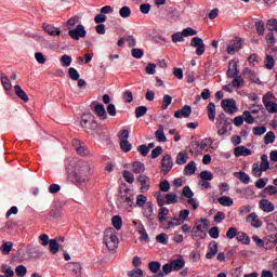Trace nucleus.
Returning a JSON list of instances; mask_svg holds the SVG:
<instances>
[{"mask_svg":"<svg viewBox=\"0 0 277 277\" xmlns=\"http://www.w3.org/2000/svg\"><path fill=\"white\" fill-rule=\"evenodd\" d=\"M208 109V118L211 122H215V103L210 102L207 106Z\"/></svg>","mask_w":277,"mask_h":277,"instance_id":"37","label":"nucleus"},{"mask_svg":"<svg viewBox=\"0 0 277 277\" xmlns=\"http://www.w3.org/2000/svg\"><path fill=\"white\" fill-rule=\"evenodd\" d=\"M132 172L134 174H144L146 172V166L143 162L134 161L132 162Z\"/></svg>","mask_w":277,"mask_h":277,"instance_id":"28","label":"nucleus"},{"mask_svg":"<svg viewBox=\"0 0 277 277\" xmlns=\"http://www.w3.org/2000/svg\"><path fill=\"white\" fill-rule=\"evenodd\" d=\"M12 248H14V243L12 241H4L0 248L2 254L8 255L12 252Z\"/></svg>","mask_w":277,"mask_h":277,"instance_id":"41","label":"nucleus"},{"mask_svg":"<svg viewBox=\"0 0 277 277\" xmlns=\"http://www.w3.org/2000/svg\"><path fill=\"white\" fill-rule=\"evenodd\" d=\"M242 118L247 124H254V117H252L249 110L242 113Z\"/></svg>","mask_w":277,"mask_h":277,"instance_id":"56","label":"nucleus"},{"mask_svg":"<svg viewBox=\"0 0 277 277\" xmlns=\"http://www.w3.org/2000/svg\"><path fill=\"white\" fill-rule=\"evenodd\" d=\"M123 179L126 183H129L130 185H133V183H135V175L129 170L123 171Z\"/></svg>","mask_w":277,"mask_h":277,"instance_id":"43","label":"nucleus"},{"mask_svg":"<svg viewBox=\"0 0 277 277\" xmlns=\"http://www.w3.org/2000/svg\"><path fill=\"white\" fill-rule=\"evenodd\" d=\"M168 215H170V210L168 208H160L159 212H158V220L160 222V224L168 220Z\"/></svg>","mask_w":277,"mask_h":277,"instance_id":"44","label":"nucleus"},{"mask_svg":"<svg viewBox=\"0 0 277 277\" xmlns=\"http://www.w3.org/2000/svg\"><path fill=\"white\" fill-rule=\"evenodd\" d=\"M265 108L268 114H277V104L275 102H271Z\"/></svg>","mask_w":277,"mask_h":277,"instance_id":"63","label":"nucleus"},{"mask_svg":"<svg viewBox=\"0 0 277 277\" xmlns=\"http://www.w3.org/2000/svg\"><path fill=\"white\" fill-rule=\"evenodd\" d=\"M146 203H148V197L146 195L140 194L136 196V207L143 209L146 207Z\"/></svg>","mask_w":277,"mask_h":277,"instance_id":"38","label":"nucleus"},{"mask_svg":"<svg viewBox=\"0 0 277 277\" xmlns=\"http://www.w3.org/2000/svg\"><path fill=\"white\" fill-rule=\"evenodd\" d=\"M119 16H121V18H129V16H131V8L122 6L119 10Z\"/></svg>","mask_w":277,"mask_h":277,"instance_id":"59","label":"nucleus"},{"mask_svg":"<svg viewBox=\"0 0 277 277\" xmlns=\"http://www.w3.org/2000/svg\"><path fill=\"white\" fill-rule=\"evenodd\" d=\"M261 109H263V104H253L251 106H249V111L252 116H255V114H259V111H261Z\"/></svg>","mask_w":277,"mask_h":277,"instance_id":"57","label":"nucleus"},{"mask_svg":"<svg viewBox=\"0 0 277 277\" xmlns=\"http://www.w3.org/2000/svg\"><path fill=\"white\" fill-rule=\"evenodd\" d=\"M260 209L264 211V213H273V211H276V206L267 199L260 200Z\"/></svg>","mask_w":277,"mask_h":277,"instance_id":"22","label":"nucleus"},{"mask_svg":"<svg viewBox=\"0 0 277 277\" xmlns=\"http://www.w3.org/2000/svg\"><path fill=\"white\" fill-rule=\"evenodd\" d=\"M42 29L49 36H52V37L62 36V29H60V27H55V25L53 24L43 23Z\"/></svg>","mask_w":277,"mask_h":277,"instance_id":"18","label":"nucleus"},{"mask_svg":"<svg viewBox=\"0 0 277 277\" xmlns=\"http://www.w3.org/2000/svg\"><path fill=\"white\" fill-rule=\"evenodd\" d=\"M243 47V39L236 38L234 43L227 47L228 55H235L237 51H241Z\"/></svg>","mask_w":277,"mask_h":277,"instance_id":"19","label":"nucleus"},{"mask_svg":"<svg viewBox=\"0 0 277 277\" xmlns=\"http://www.w3.org/2000/svg\"><path fill=\"white\" fill-rule=\"evenodd\" d=\"M1 83L8 92L12 90V82L10 81V78H8L5 75H1Z\"/></svg>","mask_w":277,"mask_h":277,"instance_id":"50","label":"nucleus"},{"mask_svg":"<svg viewBox=\"0 0 277 277\" xmlns=\"http://www.w3.org/2000/svg\"><path fill=\"white\" fill-rule=\"evenodd\" d=\"M131 54H132V57H134L135 60H142L144 57V50L140 48H133L131 50Z\"/></svg>","mask_w":277,"mask_h":277,"instance_id":"52","label":"nucleus"},{"mask_svg":"<svg viewBox=\"0 0 277 277\" xmlns=\"http://www.w3.org/2000/svg\"><path fill=\"white\" fill-rule=\"evenodd\" d=\"M172 42L176 44V42H185V35H183V31H177L172 35Z\"/></svg>","mask_w":277,"mask_h":277,"instance_id":"53","label":"nucleus"},{"mask_svg":"<svg viewBox=\"0 0 277 277\" xmlns=\"http://www.w3.org/2000/svg\"><path fill=\"white\" fill-rule=\"evenodd\" d=\"M170 264L173 272H180V269H183V267H185V260L183 258L172 260Z\"/></svg>","mask_w":277,"mask_h":277,"instance_id":"30","label":"nucleus"},{"mask_svg":"<svg viewBox=\"0 0 277 277\" xmlns=\"http://www.w3.org/2000/svg\"><path fill=\"white\" fill-rule=\"evenodd\" d=\"M237 241H240L245 246H250V237H248L247 233L239 232L236 236Z\"/></svg>","mask_w":277,"mask_h":277,"instance_id":"39","label":"nucleus"},{"mask_svg":"<svg viewBox=\"0 0 277 277\" xmlns=\"http://www.w3.org/2000/svg\"><path fill=\"white\" fill-rule=\"evenodd\" d=\"M190 47H193V49H196V55H205L206 45L205 40H202V38L194 37L190 40Z\"/></svg>","mask_w":277,"mask_h":277,"instance_id":"9","label":"nucleus"},{"mask_svg":"<svg viewBox=\"0 0 277 277\" xmlns=\"http://www.w3.org/2000/svg\"><path fill=\"white\" fill-rule=\"evenodd\" d=\"M67 174L77 187H85L90 183V176H92V166L85 160H80L75 163L71 170L67 167Z\"/></svg>","mask_w":277,"mask_h":277,"instance_id":"1","label":"nucleus"},{"mask_svg":"<svg viewBox=\"0 0 277 277\" xmlns=\"http://www.w3.org/2000/svg\"><path fill=\"white\" fill-rule=\"evenodd\" d=\"M157 142H168L166 133L163 132V126H159L158 130L155 132Z\"/></svg>","mask_w":277,"mask_h":277,"instance_id":"40","label":"nucleus"},{"mask_svg":"<svg viewBox=\"0 0 277 277\" xmlns=\"http://www.w3.org/2000/svg\"><path fill=\"white\" fill-rule=\"evenodd\" d=\"M213 144V141L209 137L203 138L200 141H194L190 144V153L192 155H205Z\"/></svg>","mask_w":277,"mask_h":277,"instance_id":"3","label":"nucleus"},{"mask_svg":"<svg viewBox=\"0 0 277 277\" xmlns=\"http://www.w3.org/2000/svg\"><path fill=\"white\" fill-rule=\"evenodd\" d=\"M235 157H250L252 155V150L243 145L237 146L234 149Z\"/></svg>","mask_w":277,"mask_h":277,"instance_id":"23","label":"nucleus"},{"mask_svg":"<svg viewBox=\"0 0 277 277\" xmlns=\"http://www.w3.org/2000/svg\"><path fill=\"white\" fill-rule=\"evenodd\" d=\"M267 28L269 29V31H277V19L276 18L268 19Z\"/></svg>","mask_w":277,"mask_h":277,"instance_id":"64","label":"nucleus"},{"mask_svg":"<svg viewBox=\"0 0 277 277\" xmlns=\"http://www.w3.org/2000/svg\"><path fill=\"white\" fill-rule=\"evenodd\" d=\"M253 170V176H255V179H261V176H263V172H267L268 168H269V163H265V162H254L252 166Z\"/></svg>","mask_w":277,"mask_h":277,"instance_id":"14","label":"nucleus"},{"mask_svg":"<svg viewBox=\"0 0 277 277\" xmlns=\"http://www.w3.org/2000/svg\"><path fill=\"white\" fill-rule=\"evenodd\" d=\"M170 105H172V96L171 95H163L162 97V109H168V107H170Z\"/></svg>","mask_w":277,"mask_h":277,"instance_id":"58","label":"nucleus"},{"mask_svg":"<svg viewBox=\"0 0 277 277\" xmlns=\"http://www.w3.org/2000/svg\"><path fill=\"white\" fill-rule=\"evenodd\" d=\"M246 222L247 224H250L253 228H261V226H263V221H261L259 214H256L255 212L250 213L246 217Z\"/></svg>","mask_w":277,"mask_h":277,"instance_id":"16","label":"nucleus"},{"mask_svg":"<svg viewBox=\"0 0 277 277\" xmlns=\"http://www.w3.org/2000/svg\"><path fill=\"white\" fill-rule=\"evenodd\" d=\"M172 168H174V159L170 154H164L161 159V174L167 176L172 171Z\"/></svg>","mask_w":277,"mask_h":277,"instance_id":"6","label":"nucleus"},{"mask_svg":"<svg viewBox=\"0 0 277 277\" xmlns=\"http://www.w3.org/2000/svg\"><path fill=\"white\" fill-rule=\"evenodd\" d=\"M50 252H52V254H57V252H60V243L57 242V240H50Z\"/></svg>","mask_w":277,"mask_h":277,"instance_id":"54","label":"nucleus"},{"mask_svg":"<svg viewBox=\"0 0 277 277\" xmlns=\"http://www.w3.org/2000/svg\"><path fill=\"white\" fill-rule=\"evenodd\" d=\"M160 224H161V228H163V230H172V228H176V226H181V223H179V221L174 220V217L173 219L167 217Z\"/></svg>","mask_w":277,"mask_h":277,"instance_id":"21","label":"nucleus"},{"mask_svg":"<svg viewBox=\"0 0 277 277\" xmlns=\"http://www.w3.org/2000/svg\"><path fill=\"white\" fill-rule=\"evenodd\" d=\"M264 64H265V68H267V70H273L274 66H276V61L274 60L273 55H266V60H265Z\"/></svg>","mask_w":277,"mask_h":277,"instance_id":"47","label":"nucleus"},{"mask_svg":"<svg viewBox=\"0 0 277 277\" xmlns=\"http://www.w3.org/2000/svg\"><path fill=\"white\" fill-rule=\"evenodd\" d=\"M135 198L133 195H122L119 198V207L123 209V211H128V213H131L133 211V205H134Z\"/></svg>","mask_w":277,"mask_h":277,"instance_id":"7","label":"nucleus"},{"mask_svg":"<svg viewBox=\"0 0 277 277\" xmlns=\"http://www.w3.org/2000/svg\"><path fill=\"white\" fill-rule=\"evenodd\" d=\"M94 111L100 116V118L107 120V110H105V106L103 104H96L94 106Z\"/></svg>","mask_w":277,"mask_h":277,"instance_id":"35","label":"nucleus"},{"mask_svg":"<svg viewBox=\"0 0 277 277\" xmlns=\"http://www.w3.org/2000/svg\"><path fill=\"white\" fill-rule=\"evenodd\" d=\"M143 217H146L148 222H154L156 216H155V203H153V201H147V203L143 208Z\"/></svg>","mask_w":277,"mask_h":277,"instance_id":"13","label":"nucleus"},{"mask_svg":"<svg viewBox=\"0 0 277 277\" xmlns=\"http://www.w3.org/2000/svg\"><path fill=\"white\" fill-rule=\"evenodd\" d=\"M217 250H219V245L215 240H212L209 246H208V252L206 253V259H215L217 256Z\"/></svg>","mask_w":277,"mask_h":277,"instance_id":"20","label":"nucleus"},{"mask_svg":"<svg viewBox=\"0 0 277 277\" xmlns=\"http://www.w3.org/2000/svg\"><path fill=\"white\" fill-rule=\"evenodd\" d=\"M226 75L228 79L239 76V62L237 60L229 61Z\"/></svg>","mask_w":277,"mask_h":277,"instance_id":"15","label":"nucleus"},{"mask_svg":"<svg viewBox=\"0 0 277 277\" xmlns=\"http://www.w3.org/2000/svg\"><path fill=\"white\" fill-rule=\"evenodd\" d=\"M148 267H149V271H150L153 274H157V273H159L160 269H161V263H159V262H157V261H153V262H149Z\"/></svg>","mask_w":277,"mask_h":277,"instance_id":"49","label":"nucleus"},{"mask_svg":"<svg viewBox=\"0 0 277 277\" xmlns=\"http://www.w3.org/2000/svg\"><path fill=\"white\" fill-rule=\"evenodd\" d=\"M136 181L141 185V194H146L150 189V176L146 174H140L136 176Z\"/></svg>","mask_w":277,"mask_h":277,"instance_id":"11","label":"nucleus"},{"mask_svg":"<svg viewBox=\"0 0 277 277\" xmlns=\"http://www.w3.org/2000/svg\"><path fill=\"white\" fill-rule=\"evenodd\" d=\"M104 243L110 252H114V250L118 248V243H120V239H118V233L114 227L107 228L104 232Z\"/></svg>","mask_w":277,"mask_h":277,"instance_id":"2","label":"nucleus"},{"mask_svg":"<svg viewBox=\"0 0 277 277\" xmlns=\"http://www.w3.org/2000/svg\"><path fill=\"white\" fill-rule=\"evenodd\" d=\"M128 276L129 277H142V276H144V271H142L141 268H135V269L128 272Z\"/></svg>","mask_w":277,"mask_h":277,"instance_id":"62","label":"nucleus"},{"mask_svg":"<svg viewBox=\"0 0 277 277\" xmlns=\"http://www.w3.org/2000/svg\"><path fill=\"white\" fill-rule=\"evenodd\" d=\"M111 223L116 230H120L122 228V217L120 215L113 216Z\"/></svg>","mask_w":277,"mask_h":277,"instance_id":"48","label":"nucleus"},{"mask_svg":"<svg viewBox=\"0 0 277 277\" xmlns=\"http://www.w3.org/2000/svg\"><path fill=\"white\" fill-rule=\"evenodd\" d=\"M14 90H15L16 96H18L21 98V101H24V103H28L29 102V96L27 95L25 90H23V88H21L19 84H16L14 87Z\"/></svg>","mask_w":277,"mask_h":277,"instance_id":"31","label":"nucleus"},{"mask_svg":"<svg viewBox=\"0 0 277 277\" xmlns=\"http://www.w3.org/2000/svg\"><path fill=\"white\" fill-rule=\"evenodd\" d=\"M182 196L188 199V205L194 209V211H196V209L200 207V202L196 198H194V192L189 186H184Z\"/></svg>","mask_w":277,"mask_h":277,"instance_id":"8","label":"nucleus"},{"mask_svg":"<svg viewBox=\"0 0 277 277\" xmlns=\"http://www.w3.org/2000/svg\"><path fill=\"white\" fill-rule=\"evenodd\" d=\"M215 124L219 135L224 136L228 133V119L224 113L217 116Z\"/></svg>","mask_w":277,"mask_h":277,"instance_id":"5","label":"nucleus"},{"mask_svg":"<svg viewBox=\"0 0 277 277\" xmlns=\"http://www.w3.org/2000/svg\"><path fill=\"white\" fill-rule=\"evenodd\" d=\"M199 176L201 181H213V173L211 171H201Z\"/></svg>","mask_w":277,"mask_h":277,"instance_id":"60","label":"nucleus"},{"mask_svg":"<svg viewBox=\"0 0 277 277\" xmlns=\"http://www.w3.org/2000/svg\"><path fill=\"white\" fill-rule=\"evenodd\" d=\"M175 222H179L180 226H182V224H185V222H187V220H189V210L184 209L182 211H180V215L179 217H174Z\"/></svg>","mask_w":277,"mask_h":277,"instance_id":"32","label":"nucleus"},{"mask_svg":"<svg viewBox=\"0 0 277 277\" xmlns=\"http://www.w3.org/2000/svg\"><path fill=\"white\" fill-rule=\"evenodd\" d=\"M276 142V134L272 131L267 132L264 136V144H274Z\"/></svg>","mask_w":277,"mask_h":277,"instance_id":"51","label":"nucleus"},{"mask_svg":"<svg viewBox=\"0 0 277 277\" xmlns=\"http://www.w3.org/2000/svg\"><path fill=\"white\" fill-rule=\"evenodd\" d=\"M157 243H161V246H168V241H170V236L166 233H161L156 236Z\"/></svg>","mask_w":277,"mask_h":277,"instance_id":"42","label":"nucleus"},{"mask_svg":"<svg viewBox=\"0 0 277 277\" xmlns=\"http://www.w3.org/2000/svg\"><path fill=\"white\" fill-rule=\"evenodd\" d=\"M234 176L235 179H239V181H241V183H243L245 185H248V183H250V175H248V173L243 171L235 172Z\"/></svg>","mask_w":277,"mask_h":277,"instance_id":"33","label":"nucleus"},{"mask_svg":"<svg viewBox=\"0 0 277 277\" xmlns=\"http://www.w3.org/2000/svg\"><path fill=\"white\" fill-rule=\"evenodd\" d=\"M189 159V154H187V151L182 150L177 154L176 158H175V163L177 166H185V163H187V160Z\"/></svg>","mask_w":277,"mask_h":277,"instance_id":"27","label":"nucleus"},{"mask_svg":"<svg viewBox=\"0 0 277 277\" xmlns=\"http://www.w3.org/2000/svg\"><path fill=\"white\" fill-rule=\"evenodd\" d=\"M15 274L19 277L27 276V267L25 265H18L15 267Z\"/></svg>","mask_w":277,"mask_h":277,"instance_id":"61","label":"nucleus"},{"mask_svg":"<svg viewBox=\"0 0 277 277\" xmlns=\"http://www.w3.org/2000/svg\"><path fill=\"white\" fill-rule=\"evenodd\" d=\"M148 111V108L146 106H138L135 108V116L136 118H143V116H146Z\"/></svg>","mask_w":277,"mask_h":277,"instance_id":"55","label":"nucleus"},{"mask_svg":"<svg viewBox=\"0 0 277 277\" xmlns=\"http://www.w3.org/2000/svg\"><path fill=\"white\" fill-rule=\"evenodd\" d=\"M175 118H189L192 116V106L185 105L181 110L174 113Z\"/></svg>","mask_w":277,"mask_h":277,"instance_id":"24","label":"nucleus"},{"mask_svg":"<svg viewBox=\"0 0 277 277\" xmlns=\"http://www.w3.org/2000/svg\"><path fill=\"white\" fill-rule=\"evenodd\" d=\"M275 100H276V96L274 95V93L268 92V93L264 94L262 97L264 107L271 103H274Z\"/></svg>","mask_w":277,"mask_h":277,"instance_id":"46","label":"nucleus"},{"mask_svg":"<svg viewBox=\"0 0 277 277\" xmlns=\"http://www.w3.org/2000/svg\"><path fill=\"white\" fill-rule=\"evenodd\" d=\"M80 124L82 129H96V121H94V117L92 116L89 118H82Z\"/></svg>","mask_w":277,"mask_h":277,"instance_id":"25","label":"nucleus"},{"mask_svg":"<svg viewBox=\"0 0 277 277\" xmlns=\"http://www.w3.org/2000/svg\"><path fill=\"white\" fill-rule=\"evenodd\" d=\"M232 84L234 85V88L236 90H239V89L243 88V85L246 84V81L243 80V77L238 75V76L233 77Z\"/></svg>","mask_w":277,"mask_h":277,"instance_id":"34","label":"nucleus"},{"mask_svg":"<svg viewBox=\"0 0 277 277\" xmlns=\"http://www.w3.org/2000/svg\"><path fill=\"white\" fill-rule=\"evenodd\" d=\"M71 146L75 148L76 153L80 155V157H87V155H90V151L88 150V146H85V143L74 138L71 141Z\"/></svg>","mask_w":277,"mask_h":277,"instance_id":"10","label":"nucleus"},{"mask_svg":"<svg viewBox=\"0 0 277 277\" xmlns=\"http://www.w3.org/2000/svg\"><path fill=\"white\" fill-rule=\"evenodd\" d=\"M201 223H197L193 228L192 233L193 234H198V233H203L205 228H209V222L207 219H201Z\"/></svg>","mask_w":277,"mask_h":277,"instance_id":"26","label":"nucleus"},{"mask_svg":"<svg viewBox=\"0 0 277 277\" xmlns=\"http://www.w3.org/2000/svg\"><path fill=\"white\" fill-rule=\"evenodd\" d=\"M196 170H198V167H196V162L190 161L184 168V175L192 176V175L196 174Z\"/></svg>","mask_w":277,"mask_h":277,"instance_id":"29","label":"nucleus"},{"mask_svg":"<svg viewBox=\"0 0 277 277\" xmlns=\"http://www.w3.org/2000/svg\"><path fill=\"white\" fill-rule=\"evenodd\" d=\"M164 198L166 205H176V202H179V196H176L174 193L167 194Z\"/></svg>","mask_w":277,"mask_h":277,"instance_id":"45","label":"nucleus"},{"mask_svg":"<svg viewBox=\"0 0 277 277\" xmlns=\"http://www.w3.org/2000/svg\"><path fill=\"white\" fill-rule=\"evenodd\" d=\"M129 130H121L118 133L120 140V148L123 153H131L133 145L129 142Z\"/></svg>","mask_w":277,"mask_h":277,"instance_id":"4","label":"nucleus"},{"mask_svg":"<svg viewBox=\"0 0 277 277\" xmlns=\"http://www.w3.org/2000/svg\"><path fill=\"white\" fill-rule=\"evenodd\" d=\"M222 107L224 111H226V114H235V111H237V103L235 102V100H223Z\"/></svg>","mask_w":277,"mask_h":277,"instance_id":"17","label":"nucleus"},{"mask_svg":"<svg viewBox=\"0 0 277 277\" xmlns=\"http://www.w3.org/2000/svg\"><path fill=\"white\" fill-rule=\"evenodd\" d=\"M217 202L222 206V207H233V205H235V201L233 200V198L228 197V196H222L217 199Z\"/></svg>","mask_w":277,"mask_h":277,"instance_id":"36","label":"nucleus"},{"mask_svg":"<svg viewBox=\"0 0 277 277\" xmlns=\"http://www.w3.org/2000/svg\"><path fill=\"white\" fill-rule=\"evenodd\" d=\"M68 34L74 40H79L80 38H85V36H88L85 27L81 24H78L75 29H70Z\"/></svg>","mask_w":277,"mask_h":277,"instance_id":"12","label":"nucleus"}]
</instances>
